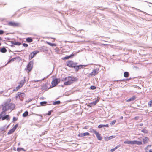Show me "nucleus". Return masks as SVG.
<instances>
[{
    "mask_svg": "<svg viewBox=\"0 0 152 152\" xmlns=\"http://www.w3.org/2000/svg\"><path fill=\"white\" fill-rule=\"evenodd\" d=\"M77 80V79L75 77L73 76H68L62 79V81L64 82V85L69 86Z\"/></svg>",
    "mask_w": 152,
    "mask_h": 152,
    "instance_id": "1",
    "label": "nucleus"
},
{
    "mask_svg": "<svg viewBox=\"0 0 152 152\" xmlns=\"http://www.w3.org/2000/svg\"><path fill=\"white\" fill-rule=\"evenodd\" d=\"M11 99H8L4 104L2 110L3 111H6L9 109H11L14 107V104L11 103Z\"/></svg>",
    "mask_w": 152,
    "mask_h": 152,
    "instance_id": "2",
    "label": "nucleus"
},
{
    "mask_svg": "<svg viewBox=\"0 0 152 152\" xmlns=\"http://www.w3.org/2000/svg\"><path fill=\"white\" fill-rule=\"evenodd\" d=\"M6 112L5 111H3L0 114V118H1L2 120H9L10 119V118L9 115H7L4 116L6 114Z\"/></svg>",
    "mask_w": 152,
    "mask_h": 152,
    "instance_id": "3",
    "label": "nucleus"
},
{
    "mask_svg": "<svg viewBox=\"0 0 152 152\" xmlns=\"http://www.w3.org/2000/svg\"><path fill=\"white\" fill-rule=\"evenodd\" d=\"M60 80L59 78H56L54 79L51 82V86H50L49 88H52L56 86L60 82Z\"/></svg>",
    "mask_w": 152,
    "mask_h": 152,
    "instance_id": "4",
    "label": "nucleus"
},
{
    "mask_svg": "<svg viewBox=\"0 0 152 152\" xmlns=\"http://www.w3.org/2000/svg\"><path fill=\"white\" fill-rule=\"evenodd\" d=\"M33 62L32 61H31L28 63L25 68V70L26 72H29L31 71L33 68Z\"/></svg>",
    "mask_w": 152,
    "mask_h": 152,
    "instance_id": "5",
    "label": "nucleus"
},
{
    "mask_svg": "<svg viewBox=\"0 0 152 152\" xmlns=\"http://www.w3.org/2000/svg\"><path fill=\"white\" fill-rule=\"evenodd\" d=\"M8 25L9 26L14 27H19L20 26L19 23L14 21H10L8 23Z\"/></svg>",
    "mask_w": 152,
    "mask_h": 152,
    "instance_id": "6",
    "label": "nucleus"
},
{
    "mask_svg": "<svg viewBox=\"0 0 152 152\" xmlns=\"http://www.w3.org/2000/svg\"><path fill=\"white\" fill-rule=\"evenodd\" d=\"M76 64L72 61H69L67 62L66 65L69 67L75 68Z\"/></svg>",
    "mask_w": 152,
    "mask_h": 152,
    "instance_id": "7",
    "label": "nucleus"
},
{
    "mask_svg": "<svg viewBox=\"0 0 152 152\" xmlns=\"http://www.w3.org/2000/svg\"><path fill=\"white\" fill-rule=\"evenodd\" d=\"M99 69H96L94 70L93 71L89 74V76H95L96 75L98 74L99 73Z\"/></svg>",
    "mask_w": 152,
    "mask_h": 152,
    "instance_id": "8",
    "label": "nucleus"
},
{
    "mask_svg": "<svg viewBox=\"0 0 152 152\" xmlns=\"http://www.w3.org/2000/svg\"><path fill=\"white\" fill-rule=\"evenodd\" d=\"M18 125V124H16L7 133V134L10 135L14 132Z\"/></svg>",
    "mask_w": 152,
    "mask_h": 152,
    "instance_id": "9",
    "label": "nucleus"
},
{
    "mask_svg": "<svg viewBox=\"0 0 152 152\" xmlns=\"http://www.w3.org/2000/svg\"><path fill=\"white\" fill-rule=\"evenodd\" d=\"M50 86V83H47L42 86V88L43 90L46 91L48 89L51 88H49V87Z\"/></svg>",
    "mask_w": 152,
    "mask_h": 152,
    "instance_id": "10",
    "label": "nucleus"
},
{
    "mask_svg": "<svg viewBox=\"0 0 152 152\" xmlns=\"http://www.w3.org/2000/svg\"><path fill=\"white\" fill-rule=\"evenodd\" d=\"M18 96L20 100H22L25 96V94L24 93H19V94H18V96L16 97V98H18Z\"/></svg>",
    "mask_w": 152,
    "mask_h": 152,
    "instance_id": "11",
    "label": "nucleus"
},
{
    "mask_svg": "<svg viewBox=\"0 0 152 152\" xmlns=\"http://www.w3.org/2000/svg\"><path fill=\"white\" fill-rule=\"evenodd\" d=\"M39 53V51H34L30 53V55L29 56V59H31L37 53Z\"/></svg>",
    "mask_w": 152,
    "mask_h": 152,
    "instance_id": "12",
    "label": "nucleus"
},
{
    "mask_svg": "<svg viewBox=\"0 0 152 152\" xmlns=\"http://www.w3.org/2000/svg\"><path fill=\"white\" fill-rule=\"evenodd\" d=\"M115 136L112 135L110 137H106L104 138L105 140L108 141L113 138H115Z\"/></svg>",
    "mask_w": 152,
    "mask_h": 152,
    "instance_id": "13",
    "label": "nucleus"
},
{
    "mask_svg": "<svg viewBox=\"0 0 152 152\" xmlns=\"http://www.w3.org/2000/svg\"><path fill=\"white\" fill-rule=\"evenodd\" d=\"M95 134L99 140H102V138L101 137V134L98 132H97Z\"/></svg>",
    "mask_w": 152,
    "mask_h": 152,
    "instance_id": "14",
    "label": "nucleus"
},
{
    "mask_svg": "<svg viewBox=\"0 0 152 152\" xmlns=\"http://www.w3.org/2000/svg\"><path fill=\"white\" fill-rule=\"evenodd\" d=\"M142 143L141 141H137V140L132 141V144H137L138 145H141Z\"/></svg>",
    "mask_w": 152,
    "mask_h": 152,
    "instance_id": "15",
    "label": "nucleus"
},
{
    "mask_svg": "<svg viewBox=\"0 0 152 152\" xmlns=\"http://www.w3.org/2000/svg\"><path fill=\"white\" fill-rule=\"evenodd\" d=\"M75 55V54H72L70 55L69 56H67L63 58V60H66L67 59H68L74 56Z\"/></svg>",
    "mask_w": 152,
    "mask_h": 152,
    "instance_id": "16",
    "label": "nucleus"
},
{
    "mask_svg": "<svg viewBox=\"0 0 152 152\" xmlns=\"http://www.w3.org/2000/svg\"><path fill=\"white\" fill-rule=\"evenodd\" d=\"M136 98L135 96H134L130 98L129 99H128L127 100V102H129L131 101H132L135 100Z\"/></svg>",
    "mask_w": 152,
    "mask_h": 152,
    "instance_id": "17",
    "label": "nucleus"
},
{
    "mask_svg": "<svg viewBox=\"0 0 152 152\" xmlns=\"http://www.w3.org/2000/svg\"><path fill=\"white\" fill-rule=\"evenodd\" d=\"M98 128H101L103 127H108L109 125L108 124H107L106 125L100 124L98 126Z\"/></svg>",
    "mask_w": 152,
    "mask_h": 152,
    "instance_id": "18",
    "label": "nucleus"
},
{
    "mask_svg": "<svg viewBox=\"0 0 152 152\" xmlns=\"http://www.w3.org/2000/svg\"><path fill=\"white\" fill-rule=\"evenodd\" d=\"M148 138L146 137H145L143 139V142L144 144H145L147 143L148 141Z\"/></svg>",
    "mask_w": 152,
    "mask_h": 152,
    "instance_id": "19",
    "label": "nucleus"
},
{
    "mask_svg": "<svg viewBox=\"0 0 152 152\" xmlns=\"http://www.w3.org/2000/svg\"><path fill=\"white\" fill-rule=\"evenodd\" d=\"M121 146L120 145H118L115 147L113 149H112L110 150V152H113L115 150L117 149L118 147H120Z\"/></svg>",
    "mask_w": 152,
    "mask_h": 152,
    "instance_id": "20",
    "label": "nucleus"
},
{
    "mask_svg": "<svg viewBox=\"0 0 152 152\" xmlns=\"http://www.w3.org/2000/svg\"><path fill=\"white\" fill-rule=\"evenodd\" d=\"M124 143L132 145V141L126 140L124 142Z\"/></svg>",
    "mask_w": 152,
    "mask_h": 152,
    "instance_id": "21",
    "label": "nucleus"
},
{
    "mask_svg": "<svg viewBox=\"0 0 152 152\" xmlns=\"http://www.w3.org/2000/svg\"><path fill=\"white\" fill-rule=\"evenodd\" d=\"M26 41L28 42H32L33 39L31 37H28L26 39Z\"/></svg>",
    "mask_w": 152,
    "mask_h": 152,
    "instance_id": "22",
    "label": "nucleus"
},
{
    "mask_svg": "<svg viewBox=\"0 0 152 152\" xmlns=\"http://www.w3.org/2000/svg\"><path fill=\"white\" fill-rule=\"evenodd\" d=\"M129 73L128 72H126L124 74V76L125 77H127L129 76Z\"/></svg>",
    "mask_w": 152,
    "mask_h": 152,
    "instance_id": "23",
    "label": "nucleus"
},
{
    "mask_svg": "<svg viewBox=\"0 0 152 152\" xmlns=\"http://www.w3.org/2000/svg\"><path fill=\"white\" fill-rule=\"evenodd\" d=\"M46 43L50 45V46H56V45L54 43H52L50 42H46Z\"/></svg>",
    "mask_w": 152,
    "mask_h": 152,
    "instance_id": "24",
    "label": "nucleus"
},
{
    "mask_svg": "<svg viewBox=\"0 0 152 152\" xmlns=\"http://www.w3.org/2000/svg\"><path fill=\"white\" fill-rule=\"evenodd\" d=\"M0 51L2 53H5L7 51V50L5 48L3 47L1 49Z\"/></svg>",
    "mask_w": 152,
    "mask_h": 152,
    "instance_id": "25",
    "label": "nucleus"
},
{
    "mask_svg": "<svg viewBox=\"0 0 152 152\" xmlns=\"http://www.w3.org/2000/svg\"><path fill=\"white\" fill-rule=\"evenodd\" d=\"M12 44L14 45L18 46L20 45H21V43L20 42H13Z\"/></svg>",
    "mask_w": 152,
    "mask_h": 152,
    "instance_id": "26",
    "label": "nucleus"
},
{
    "mask_svg": "<svg viewBox=\"0 0 152 152\" xmlns=\"http://www.w3.org/2000/svg\"><path fill=\"white\" fill-rule=\"evenodd\" d=\"M28 112L27 111H26L23 114V116L24 117H26L28 116Z\"/></svg>",
    "mask_w": 152,
    "mask_h": 152,
    "instance_id": "27",
    "label": "nucleus"
},
{
    "mask_svg": "<svg viewBox=\"0 0 152 152\" xmlns=\"http://www.w3.org/2000/svg\"><path fill=\"white\" fill-rule=\"evenodd\" d=\"M25 78H24L23 80H22L21 81H20L19 83L21 84L22 85H23L25 83Z\"/></svg>",
    "mask_w": 152,
    "mask_h": 152,
    "instance_id": "28",
    "label": "nucleus"
},
{
    "mask_svg": "<svg viewBox=\"0 0 152 152\" xmlns=\"http://www.w3.org/2000/svg\"><path fill=\"white\" fill-rule=\"evenodd\" d=\"M61 102L60 101H57L54 102L53 103V105H56V104H60Z\"/></svg>",
    "mask_w": 152,
    "mask_h": 152,
    "instance_id": "29",
    "label": "nucleus"
},
{
    "mask_svg": "<svg viewBox=\"0 0 152 152\" xmlns=\"http://www.w3.org/2000/svg\"><path fill=\"white\" fill-rule=\"evenodd\" d=\"M90 132H93L95 134L97 132L96 130L93 129H90Z\"/></svg>",
    "mask_w": 152,
    "mask_h": 152,
    "instance_id": "30",
    "label": "nucleus"
},
{
    "mask_svg": "<svg viewBox=\"0 0 152 152\" xmlns=\"http://www.w3.org/2000/svg\"><path fill=\"white\" fill-rule=\"evenodd\" d=\"M148 105L150 107L152 106V100H150L148 103Z\"/></svg>",
    "mask_w": 152,
    "mask_h": 152,
    "instance_id": "31",
    "label": "nucleus"
},
{
    "mask_svg": "<svg viewBox=\"0 0 152 152\" xmlns=\"http://www.w3.org/2000/svg\"><path fill=\"white\" fill-rule=\"evenodd\" d=\"M15 59H16V58H12V59L10 60L7 62V64H8V63H10L11 62H13V61Z\"/></svg>",
    "mask_w": 152,
    "mask_h": 152,
    "instance_id": "32",
    "label": "nucleus"
},
{
    "mask_svg": "<svg viewBox=\"0 0 152 152\" xmlns=\"http://www.w3.org/2000/svg\"><path fill=\"white\" fill-rule=\"evenodd\" d=\"M74 68L76 69V70L78 71L80 69H79V66H77L76 64V66H75V68Z\"/></svg>",
    "mask_w": 152,
    "mask_h": 152,
    "instance_id": "33",
    "label": "nucleus"
},
{
    "mask_svg": "<svg viewBox=\"0 0 152 152\" xmlns=\"http://www.w3.org/2000/svg\"><path fill=\"white\" fill-rule=\"evenodd\" d=\"M116 122V120H114L110 123V124L111 125H113Z\"/></svg>",
    "mask_w": 152,
    "mask_h": 152,
    "instance_id": "34",
    "label": "nucleus"
},
{
    "mask_svg": "<svg viewBox=\"0 0 152 152\" xmlns=\"http://www.w3.org/2000/svg\"><path fill=\"white\" fill-rule=\"evenodd\" d=\"M47 103V102L45 101H43L41 102L40 103L41 105L42 106H43L45 104Z\"/></svg>",
    "mask_w": 152,
    "mask_h": 152,
    "instance_id": "35",
    "label": "nucleus"
},
{
    "mask_svg": "<svg viewBox=\"0 0 152 152\" xmlns=\"http://www.w3.org/2000/svg\"><path fill=\"white\" fill-rule=\"evenodd\" d=\"M83 134L84 136H89L90 135V134L88 132L83 133Z\"/></svg>",
    "mask_w": 152,
    "mask_h": 152,
    "instance_id": "36",
    "label": "nucleus"
},
{
    "mask_svg": "<svg viewBox=\"0 0 152 152\" xmlns=\"http://www.w3.org/2000/svg\"><path fill=\"white\" fill-rule=\"evenodd\" d=\"M90 88L91 89L94 90L96 88V87L94 86H91L90 87Z\"/></svg>",
    "mask_w": 152,
    "mask_h": 152,
    "instance_id": "37",
    "label": "nucleus"
},
{
    "mask_svg": "<svg viewBox=\"0 0 152 152\" xmlns=\"http://www.w3.org/2000/svg\"><path fill=\"white\" fill-rule=\"evenodd\" d=\"M78 136L80 137H84V135L83 133L80 134L78 135Z\"/></svg>",
    "mask_w": 152,
    "mask_h": 152,
    "instance_id": "38",
    "label": "nucleus"
},
{
    "mask_svg": "<svg viewBox=\"0 0 152 152\" xmlns=\"http://www.w3.org/2000/svg\"><path fill=\"white\" fill-rule=\"evenodd\" d=\"M97 102L96 101L95 102H93L91 103V104L92 105H96V104Z\"/></svg>",
    "mask_w": 152,
    "mask_h": 152,
    "instance_id": "39",
    "label": "nucleus"
},
{
    "mask_svg": "<svg viewBox=\"0 0 152 152\" xmlns=\"http://www.w3.org/2000/svg\"><path fill=\"white\" fill-rule=\"evenodd\" d=\"M23 46L25 47H27L28 46V45L26 43H23Z\"/></svg>",
    "mask_w": 152,
    "mask_h": 152,
    "instance_id": "40",
    "label": "nucleus"
},
{
    "mask_svg": "<svg viewBox=\"0 0 152 152\" xmlns=\"http://www.w3.org/2000/svg\"><path fill=\"white\" fill-rule=\"evenodd\" d=\"M20 89V88H19V87L18 86L17 87H16V88H15V89H14L13 91H18V90H19V89Z\"/></svg>",
    "mask_w": 152,
    "mask_h": 152,
    "instance_id": "41",
    "label": "nucleus"
},
{
    "mask_svg": "<svg viewBox=\"0 0 152 152\" xmlns=\"http://www.w3.org/2000/svg\"><path fill=\"white\" fill-rule=\"evenodd\" d=\"M85 66L84 65H79V66L80 69L81 68H83Z\"/></svg>",
    "mask_w": 152,
    "mask_h": 152,
    "instance_id": "42",
    "label": "nucleus"
},
{
    "mask_svg": "<svg viewBox=\"0 0 152 152\" xmlns=\"http://www.w3.org/2000/svg\"><path fill=\"white\" fill-rule=\"evenodd\" d=\"M17 151L18 152H20V151H22L21 148H17Z\"/></svg>",
    "mask_w": 152,
    "mask_h": 152,
    "instance_id": "43",
    "label": "nucleus"
},
{
    "mask_svg": "<svg viewBox=\"0 0 152 152\" xmlns=\"http://www.w3.org/2000/svg\"><path fill=\"white\" fill-rule=\"evenodd\" d=\"M4 31L2 30H0V34L1 35L4 33Z\"/></svg>",
    "mask_w": 152,
    "mask_h": 152,
    "instance_id": "44",
    "label": "nucleus"
},
{
    "mask_svg": "<svg viewBox=\"0 0 152 152\" xmlns=\"http://www.w3.org/2000/svg\"><path fill=\"white\" fill-rule=\"evenodd\" d=\"M51 111H48V113H47V115H51Z\"/></svg>",
    "mask_w": 152,
    "mask_h": 152,
    "instance_id": "45",
    "label": "nucleus"
},
{
    "mask_svg": "<svg viewBox=\"0 0 152 152\" xmlns=\"http://www.w3.org/2000/svg\"><path fill=\"white\" fill-rule=\"evenodd\" d=\"M23 86V85L19 83V85L18 86L19 88H20L22 87Z\"/></svg>",
    "mask_w": 152,
    "mask_h": 152,
    "instance_id": "46",
    "label": "nucleus"
},
{
    "mask_svg": "<svg viewBox=\"0 0 152 152\" xmlns=\"http://www.w3.org/2000/svg\"><path fill=\"white\" fill-rule=\"evenodd\" d=\"M23 86V85L19 83V85L18 86L19 88H20L22 87Z\"/></svg>",
    "mask_w": 152,
    "mask_h": 152,
    "instance_id": "47",
    "label": "nucleus"
},
{
    "mask_svg": "<svg viewBox=\"0 0 152 152\" xmlns=\"http://www.w3.org/2000/svg\"><path fill=\"white\" fill-rule=\"evenodd\" d=\"M23 86V85L19 83V85L18 86L19 88H20L22 87Z\"/></svg>",
    "mask_w": 152,
    "mask_h": 152,
    "instance_id": "48",
    "label": "nucleus"
},
{
    "mask_svg": "<svg viewBox=\"0 0 152 152\" xmlns=\"http://www.w3.org/2000/svg\"><path fill=\"white\" fill-rule=\"evenodd\" d=\"M23 86V85L19 83V85L18 86L19 88H20L22 87Z\"/></svg>",
    "mask_w": 152,
    "mask_h": 152,
    "instance_id": "49",
    "label": "nucleus"
},
{
    "mask_svg": "<svg viewBox=\"0 0 152 152\" xmlns=\"http://www.w3.org/2000/svg\"><path fill=\"white\" fill-rule=\"evenodd\" d=\"M17 120V119L15 117H13V121H15Z\"/></svg>",
    "mask_w": 152,
    "mask_h": 152,
    "instance_id": "50",
    "label": "nucleus"
},
{
    "mask_svg": "<svg viewBox=\"0 0 152 152\" xmlns=\"http://www.w3.org/2000/svg\"><path fill=\"white\" fill-rule=\"evenodd\" d=\"M21 150H22V151H26V150L23 148H21Z\"/></svg>",
    "mask_w": 152,
    "mask_h": 152,
    "instance_id": "51",
    "label": "nucleus"
},
{
    "mask_svg": "<svg viewBox=\"0 0 152 152\" xmlns=\"http://www.w3.org/2000/svg\"><path fill=\"white\" fill-rule=\"evenodd\" d=\"M151 145H148V146H147V147L148 148V147H151Z\"/></svg>",
    "mask_w": 152,
    "mask_h": 152,
    "instance_id": "52",
    "label": "nucleus"
},
{
    "mask_svg": "<svg viewBox=\"0 0 152 152\" xmlns=\"http://www.w3.org/2000/svg\"><path fill=\"white\" fill-rule=\"evenodd\" d=\"M149 152H152V149H150L149 151Z\"/></svg>",
    "mask_w": 152,
    "mask_h": 152,
    "instance_id": "53",
    "label": "nucleus"
},
{
    "mask_svg": "<svg viewBox=\"0 0 152 152\" xmlns=\"http://www.w3.org/2000/svg\"><path fill=\"white\" fill-rule=\"evenodd\" d=\"M137 118H138V117H135L134 118V119H135V120H137Z\"/></svg>",
    "mask_w": 152,
    "mask_h": 152,
    "instance_id": "54",
    "label": "nucleus"
},
{
    "mask_svg": "<svg viewBox=\"0 0 152 152\" xmlns=\"http://www.w3.org/2000/svg\"><path fill=\"white\" fill-rule=\"evenodd\" d=\"M141 131L142 132H144V129L142 130Z\"/></svg>",
    "mask_w": 152,
    "mask_h": 152,
    "instance_id": "55",
    "label": "nucleus"
},
{
    "mask_svg": "<svg viewBox=\"0 0 152 152\" xmlns=\"http://www.w3.org/2000/svg\"><path fill=\"white\" fill-rule=\"evenodd\" d=\"M123 117H121V118H123Z\"/></svg>",
    "mask_w": 152,
    "mask_h": 152,
    "instance_id": "56",
    "label": "nucleus"
}]
</instances>
